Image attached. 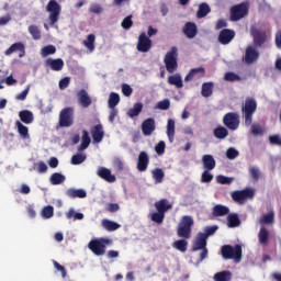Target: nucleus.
<instances>
[{
	"label": "nucleus",
	"instance_id": "50",
	"mask_svg": "<svg viewBox=\"0 0 281 281\" xmlns=\"http://www.w3.org/2000/svg\"><path fill=\"white\" fill-rule=\"evenodd\" d=\"M85 161H87V155L76 154L71 157L70 164H72V166H80V164H85Z\"/></svg>",
	"mask_w": 281,
	"mask_h": 281
},
{
	"label": "nucleus",
	"instance_id": "58",
	"mask_svg": "<svg viewBox=\"0 0 281 281\" xmlns=\"http://www.w3.org/2000/svg\"><path fill=\"white\" fill-rule=\"evenodd\" d=\"M43 218H52L54 216V206L47 205L42 211Z\"/></svg>",
	"mask_w": 281,
	"mask_h": 281
},
{
	"label": "nucleus",
	"instance_id": "60",
	"mask_svg": "<svg viewBox=\"0 0 281 281\" xmlns=\"http://www.w3.org/2000/svg\"><path fill=\"white\" fill-rule=\"evenodd\" d=\"M234 181V178H229L226 176H217V183H221L222 186H229Z\"/></svg>",
	"mask_w": 281,
	"mask_h": 281
},
{
	"label": "nucleus",
	"instance_id": "3",
	"mask_svg": "<svg viewBox=\"0 0 281 281\" xmlns=\"http://www.w3.org/2000/svg\"><path fill=\"white\" fill-rule=\"evenodd\" d=\"M192 251H201L199 262H203V260L207 258V235H205V233L198 234V237L192 245Z\"/></svg>",
	"mask_w": 281,
	"mask_h": 281
},
{
	"label": "nucleus",
	"instance_id": "36",
	"mask_svg": "<svg viewBox=\"0 0 281 281\" xmlns=\"http://www.w3.org/2000/svg\"><path fill=\"white\" fill-rule=\"evenodd\" d=\"M15 126L18 128L19 135L23 139H30V130L27 128V126L23 125V123H21V121H16Z\"/></svg>",
	"mask_w": 281,
	"mask_h": 281
},
{
	"label": "nucleus",
	"instance_id": "46",
	"mask_svg": "<svg viewBox=\"0 0 281 281\" xmlns=\"http://www.w3.org/2000/svg\"><path fill=\"white\" fill-rule=\"evenodd\" d=\"M52 186H60V183H65V176L60 172H55L50 176Z\"/></svg>",
	"mask_w": 281,
	"mask_h": 281
},
{
	"label": "nucleus",
	"instance_id": "33",
	"mask_svg": "<svg viewBox=\"0 0 281 281\" xmlns=\"http://www.w3.org/2000/svg\"><path fill=\"white\" fill-rule=\"evenodd\" d=\"M101 225L106 229V232H117V229L121 227L119 223L111 220H102Z\"/></svg>",
	"mask_w": 281,
	"mask_h": 281
},
{
	"label": "nucleus",
	"instance_id": "19",
	"mask_svg": "<svg viewBox=\"0 0 281 281\" xmlns=\"http://www.w3.org/2000/svg\"><path fill=\"white\" fill-rule=\"evenodd\" d=\"M14 52H20L19 58H23V56H25V45L21 42L14 43L4 52V54L5 56H11Z\"/></svg>",
	"mask_w": 281,
	"mask_h": 281
},
{
	"label": "nucleus",
	"instance_id": "38",
	"mask_svg": "<svg viewBox=\"0 0 281 281\" xmlns=\"http://www.w3.org/2000/svg\"><path fill=\"white\" fill-rule=\"evenodd\" d=\"M214 93V82H204L202 85L201 95L203 98H210Z\"/></svg>",
	"mask_w": 281,
	"mask_h": 281
},
{
	"label": "nucleus",
	"instance_id": "47",
	"mask_svg": "<svg viewBox=\"0 0 281 281\" xmlns=\"http://www.w3.org/2000/svg\"><path fill=\"white\" fill-rule=\"evenodd\" d=\"M258 236H259V243L261 245H268V243H269V231L265 226H261V229H260Z\"/></svg>",
	"mask_w": 281,
	"mask_h": 281
},
{
	"label": "nucleus",
	"instance_id": "16",
	"mask_svg": "<svg viewBox=\"0 0 281 281\" xmlns=\"http://www.w3.org/2000/svg\"><path fill=\"white\" fill-rule=\"evenodd\" d=\"M155 128H157V126L155 124V119H153V117L146 119L142 123V133L145 136L153 135V133H155Z\"/></svg>",
	"mask_w": 281,
	"mask_h": 281
},
{
	"label": "nucleus",
	"instance_id": "6",
	"mask_svg": "<svg viewBox=\"0 0 281 281\" xmlns=\"http://www.w3.org/2000/svg\"><path fill=\"white\" fill-rule=\"evenodd\" d=\"M46 11L49 12L48 20H49V25H56L58 23V19H60V12H61V7L56 0H50L48 1L46 5Z\"/></svg>",
	"mask_w": 281,
	"mask_h": 281
},
{
	"label": "nucleus",
	"instance_id": "25",
	"mask_svg": "<svg viewBox=\"0 0 281 281\" xmlns=\"http://www.w3.org/2000/svg\"><path fill=\"white\" fill-rule=\"evenodd\" d=\"M46 65L47 67H50L53 71H63V68L65 67V61L61 58H48L46 60Z\"/></svg>",
	"mask_w": 281,
	"mask_h": 281
},
{
	"label": "nucleus",
	"instance_id": "18",
	"mask_svg": "<svg viewBox=\"0 0 281 281\" xmlns=\"http://www.w3.org/2000/svg\"><path fill=\"white\" fill-rule=\"evenodd\" d=\"M258 58H260V52H258V46H248L247 65H254V63H258Z\"/></svg>",
	"mask_w": 281,
	"mask_h": 281
},
{
	"label": "nucleus",
	"instance_id": "35",
	"mask_svg": "<svg viewBox=\"0 0 281 281\" xmlns=\"http://www.w3.org/2000/svg\"><path fill=\"white\" fill-rule=\"evenodd\" d=\"M90 144H91V137L89 136V132L87 130H83L82 136H81V144L78 150H87Z\"/></svg>",
	"mask_w": 281,
	"mask_h": 281
},
{
	"label": "nucleus",
	"instance_id": "1",
	"mask_svg": "<svg viewBox=\"0 0 281 281\" xmlns=\"http://www.w3.org/2000/svg\"><path fill=\"white\" fill-rule=\"evenodd\" d=\"M221 254L224 260H234V262L243 260V247L240 245H224L221 248Z\"/></svg>",
	"mask_w": 281,
	"mask_h": 281
},
{
	"label": "nucleus",
	"instance_id": "21",
	"mask_svg": "<svg viewBox=\"0 0 281 281\" xmlns=\"http://www.w3.org/2000/svg\"><path fill=\"white\" fill-rule=\"evenodd\" d=\"M203 76H205V68H192L184 77V82H190L193 78H203Z\"/></svg>",
	"mask_w": 281,
	"mask_h": 281
},
{
	"label": "nucleus",
	"instance_id": "52",
	"mask_svg": "<svg viewBox=\"0 0 281 281\" xmlns=\"http://www.w3.org/2000/svg\"><path fill=\"white\" fill-rule=\"evenodd\" d=\"M41 54H42L43 58H47V56H52V55L56 54V46H54V45L44 46L41 49Z\"/></svg>",
	"mask_w": 281,
	"mask_h": 281
},
{
	"label": "nucleus",
	"instance_id": "40",
	"mask_svg": "<svg viewBox=\"0 0 281 281\" xmlns=\"http://www.w3.org/2000/svg\"><path fill=\"white\" fill-rule=\"evenodd\" d=\"M172 247H173V249H177L178 251L186 254V251H188V240L178 239V240L173 241Z\"/></svg>",
	"mask_w": 281,
	"mask_h": 281
},
{
	"label": "nucleus",
	"instance_id": "49",
	"mask_svg": "<svg viewBox=\"0 0 281 281\" xmlns=\"http://www.w3.org/2000/svg\"><path fill=\"white\" fill-rule=\"evenodd\" d=\"M250 133H251V135H254L255 137L265 135V127H262V126H261L260 124H258V123H254V124L250 126Z\"/></svg>",
	"mask_w": 281,
	"mask_h": 281
},
{
	"label": "nucleus",
	"instance_id": "55",
	"mask_svg": "<svg viewBox=\"0 0 281 281\" xmlns=\"http://www.w3.org/2000/svg\"><path fill=\"white\" fill-rule=\"evenodd\" d=\"M224 80H226V82H238L240 81V76L236 75V72H226Z\"/></svg>",
	"mask_w": 281,
	"mask_h": 281
},
{
	"label": "nucleus",
	"instance_id": "12",
	"mask_svg": "<svg viewBox=\"0 0 281 281\" xmlns=\"http://www.w3.org/2000/svg\"><path fill=\"white\" fill-rule=\"evenodd\" d=\"M77 100H78V104H80L82 109H89V106L93 104V99H91V95L85 89H80L77 92Z\"/></svg>",
	"mask_w": 281,
	"mask_h": 281
},
{
	"label": "nucleus",
	"instance_id": "4",
	"mask_svg": "<svg viewBox=\"0 0 281 281\" xmlns=\"http://www.w3.org/2000/svg\"><path fill=\"white\" fill-rule=\"evenodd\" d=\"M192 225H194V220L191 216H183L182 221L179 223L177 228V234L179 238H191L192 236Z\"/></svg>",
	"mask_w": 281,
	"mask_h": 281
},
{
	"label": "nucleus",
	"instance_id": "44",
	"mask_svg": "<svg viewBox=\"0 0 281 281\" xmlns=\"http://www.w3.org/2000/svg\"><path fill=\"white\" fill-rule=\"evenodd\" d=\"M149 218L153 223H157V225H161L164 223V220L166 218V214L157 211L149 215Z\"/></svg>",
	"mask_w": 281,
	"mask_h": 281
},
{
	"label": "nucleus",
	"instance_id": "42",
	"mask_svg": "<svg viewBox=\"0 0 281 281\" xmlns=\"http://www.w3.org/2000/svg\"><path fill=\"white\" fill-rule=\"evenodd\" d=\"M109 109H115L120 104V94L117 92H111L108 100Z\"/></svg>",
	"mask_w": 281,
	"mask_h": 281
},
{
	"label": "nucleus",
	"instance_id": "11",
	"mask_svg": "<svg viewBox=\"0 0 281 281\" xmlns=\"http://www.w3.org/2000/svg\"><path fill=\"white\" fill-rule=\"evenodd\" d=\"M153 47V41L150 37L146 36V33H140L138 36V43L136 46V49L138 52H142L143 54H146V52H150V48Z\"/></svg>",
	"mask_w": 281,
	"mask_h": 281
},
{
	"label": "nucleus",
	"instance_id": "15",
	"mask_svg": "<svg viewBox=\"0 0 281 281\" xmlns=\"http://www.w3.org/2000/svg\"><path fill=\"white\" fill-rule=\"evenodd\" d=\"M97 175L100 177V179H103L108 183H115V181H117L115 175L111 173V169L105 167L99 168Z\"/></svg>",
	"mask_w": 281,
	"mask_h": 281
},
{
	"label": "nucleus",
	"instance_id": "48",
	"mask_svg": "<svg viewBox=\"0 0 281 281\" xmlns=\"http://www.w3.org/2000/svg\"><path fill=\"white\" fill-rule=\"evenodd\" d=\"M83 45L87 47V49L93 52L95 49V36L93 34H89L87 40L83 41Z\"/></svg>",
	"mask_w": 281,
	"mask_h": 281
},
{
	"label": "nucleus",
	"instance_id": "39",
	"mask_svg": "<svg viewBox=\"0 0 281 281\" xmlns=\"http://www.w3.org/2000/svg\"><path fill=\"white\" fill-rule=\"evenodd\" d=\"M143 109H144V104L142 102L135 103L133 108L127 111L128 117H137V115L142 113Z\"/></svg>",
	"mask_w": 281,
	"mask_h": 281
},
{
	"label": "nucleus",
	"instance_id": "53",
	"mask_svg": "<svg viewBox=\"0 0 281 281\" xmlns=\"http://www.w3.org/2000/svg\"><path fill=\"white\" fill-rule=\"evenodd\" d=\"M29 32L34 41H41V30L36 25H30Z\"/></svg>",
	"mask_w": 281,
	"mask_h": 281
},
{
	"label": "nucleus",
	"instance_id": "51",
	"mask_svg": "<svg viewBox=\"0 0 281 281\" xmlns=\"http://www.w3.org/2000/svg\"><path fill=\"white\" fill-rule=\"evenodd\" d=\"M66 218H68V221H70V218H74V221H82V218H85V214L77 213L74 209H69L66 213Z\"/></svg>",
	"mask_w": 281,
	"mask_h": 281
},
{
	"label": "nucleus",
	"instance_id": "31",
	"mask_svg": "<svg viewBox=\"0 0 281 281\" xmlns=\"http://www.w3.org/2000/svg\"><path fill=\"white\" fill-rule=\"evenodd\" d=\"M210 12H212L210 4L202 2L196 11V19H205V16L210 14Z\"/></svg>",
	"mask_w": 281,
	"mask_h": 281
},
{
	"label": "nucleus",
	"instance_id": "9",
	"mask_svg": "<svg viewBox=\"0 0 281 281\" xmlns=\"http://www.w3.org/2000/svg\"><path fill=\"white\" fill-rule=\"evenodd\" d=\"M59 126H61V128L74 126V108H65L60 111Z\"/></svg>",
	"mask_w": 281,
	"mask_h": 281
},
{
	"label": "nucleus",
	"instance_id": "28",
	"mask_svg": "<svg viewBox=\"0 0 281 281\" xmlns=\"http://www.w3.org/2000/svg\"><path fill=\"white\" fill-rule=\"evenodd\" d=\"M213 135L215 139H226L229 137V131L227 127L218 125L213 130Z\"/></svg>",
	"mask_w": 281,
	"mask_h": 281
},
{
	"label": "nucleus",
	"instance_id": "61",
	"mask_svg": "<svg viewBox=\"0 0 281 281\" xmlns=\"http://www.w3.org/2000/svg\"><path fill=\"white\" fill-rule=\"evenodd\" d=\"M155 151L157 155H164L166 153V142L160 140L156 146H155Z\"/></svg>",
	"mask_w": 281,
	"mask_h": 281
},
{
	"label": "nucleus",
	"instance_id": "56",
	"mask_svg": "<svg viewBox=\"0 0 281 281\" xmlns=\"http://www.w3.org/2000/svg\"><path fill=\"white\" fill-rule=\"evenodd\" d=\"M123 30H131L133 27V15H127L121 23Z\"/></svg>",
	"mask_w": 281,
	"mask_h": 281
},
{
	"label": "nucleus",
	"instance_id": "59",
	"mask_svg": "<svg viewBox=\"0 0 281 281\" xmlns=\"http://www.w3.org/2000/svg\"><path fill=\"white\" fill-rule=\"evenodd\" d=\"M104 9H102V5L98 4V3H93L90 5L89 8V12L91 14H102Z\"/></svg>",
	"mask_w": 281,
	"mask_h": 281
},
{
	"label": "nucleus",
	"instance_id": "54",
	"mask_svg": "<svg viewBox=\"0 0 281 281\" xmlns=\"http://www.w3.org/2000/svg\"><path fill=\"white\" fill-rule=\"evenodd\" d=\"M211 170H204L201 175V182L202 183H211L213 181L214 176L210 172Z\"/></svg>",
	"mask_w": 281,
	"mask_h": 281
},
{
	"label": "nucleus",
	"instance_id": "20",
	"mask_svg": "<svg viewBox=\"0 0 281 281\" xmlns=\"http://www.w3.org/2000/svg\"><path fill=\"white\" fill-rule=\"evenodd\" d=\"M154 207L156 209L157 212L166 214V212L172 210V204L170 203V201H168V199H161L154 203Z\"/></svg>",
	"mask_w": 281,
	"mask_h": 281
},
{
	"label": "nucleus",
	"instance_id": "14",
	"mask_svg": "<svg viewBox=\"0 0 281 281\" xmlns=\"http://www.w3.org/2000/svg\"><path fill=\"white\" fill-rule=\"evenodd\" d=\"M235 36L236 32H234V30L223 29L218 34L217 41L221 45H229L231 41H234Z\"/></svg>",
	"mask_w": 281,
	"mask_h": 281
},
{
	"label": "nucleus",
	"instance_id": "45",
	"mask_svg": "<svg viewBox=\"0 0 281 281\" xmlns=\"http://www.w3.org/2000/svg\"><path fill=\"white\" fill-rule=\"evenodd\" d=\"M227 225L231 228L238 227V225H240V218L238 217V214H228Z\"/></svg>",
	"mask_w": 281,
	"mask_h": 281
},
{
	"label": "nucleus",
	"instance_id": "7",
	"mask_svg": "<svg viewBox=\"0 0 281 281\" xmlns=\"http://www.w3.org/2000/svg\"><path fill=\"white\" fill-rule=\"evenodd\" d=\"M250 36H252L255 47H262L269 38L267 31L260 30L256 25L250 26Z\"/></svg>",
	"mask_w": 281,
	"mask_h": 281
},
{
	"label": "nucleus",
	"instance_id": "17",
	"mask_svg": "<svg viewBox=\"0 0 281 281\" xmlns=\"http://www.w3.org/2000/svg\"><path fill=\"white\" fill-rule=\"evenodd\" d=\"M182 32L187 38H195L196 34H199V27H196V23L194 22H187Z\"/></svg>",
	"mask_w": 281,
	"mask_h": 281
},
{
	"label": "nucleus",
	"instance_id": "37",
	"mask_svg": "<svg viewBox=\"0 0 281 281\" xmlns=\"http://www.w3.org/2000/svg\"><path fill=\"white\" fill-rule=\"evenodd\" d=\"M212 214L213 216H227L229 214V207L217 204L213 207Z\"/></svg>",
	"mask_w": 281,
	"mask_h": 281
},
{
	"label": "nucleus",
	"instance_id": "63",
	"mask_svg": "<svg viewBox=\"0 0 281 281\" xmlns=\"http://www.w3.org/2000/svg\"><path fill=\"white\" fill-rule=\"evenodd\" d=\"M239 153L236 150V148L231 147L226 150V157L227 159H236L238 157Z\"/></svg>",
	"mask_w": 281,
	"mask_h": 281
},
{
	"label": "nucleus",
	"instance_id": "57",
	"mask_svg": "<svg viewBox=\"0 0 281 281\" xmlns=\"http://www.w3.org/2000/svg\"><path fill=\"white\" fill-rule=\"evenodd\" d=\"M156 109H159V111H168V109H170V99H165L162 101H159L156 104Z\"/></svg>",
	"mask_w": 281,
	"mask_h": 281
},
{
	"label": "nucleus",
	"instance_id": "22",
	"mask_svg": "<svg viewBox=\"0 0 281 281\" xmlns=\"http://www.w3.org/2000/svg\"><path fill=\"white\" fill-rule=\"evenodd\" d=\"M91 135L94 144H100L102 139H104V130L102 128V124H98L92 127Z\"/></svg>",
	"mask_w": 281,
	"mask_h": 281
},
{
	"label": "nucleus",
	"instance_id": "29",
	"mask_svg": "<svg viewBox=\"0 0 281 281\" xmlns=\"http://www.w3.org/2000/svg\"><path fill=\"white\" fill-rule=\"evenodd\" d=\"M203 168L206 170H214L216 168V160L212 155H204L202 157Z\"/></svg>",
	"mask_w": 281,
	"mask_h": 281
},
{
	"label": "nucleus",
	"instance_id": "43",
	"mask_svg": "<svg viewBox=\"0 0 281 281\" xmlns=\"http://www.w3.org/2000/svg\"><path fill=\"white\" fill-rule=\"evenodd\" d=\"M215 281H231L232 280V272L224 270L222 272H217L214 274Z\"/></svg>",
	"mask_w": 281,
	"mask_h": 281
},
{
	"label": "nucleus",
	"instance_id": "27",
	"mask_svg": "<svg viewBox=\"0 0 281 281\" xmlns=\"http://www.w3.org/2000/svg\"><path fill=\"white\" fill-rule=\"evenodd\" d=\"M66 196L69 199H87V191L83 189H68Z\"/></svg>",
	"mask_w": 281,
	"mask_h": 281
},
{
	"label": "nucleus",
	"instance_id": "10",
	"mask_svg": "<svg viewBox=\"0 0 281 281\" xmlns=\"http://www.w3.org/2000/svg\"><path fill=\"white\" fill-rule=\"evenodd\" d=\"M247 15V2L233 5L231 8V21H240V19Z\"/></svg>",
	"mask_w": 281,
	"mask_h": 281
},
{
	"label": "nucleus",
	"instance_id": "34",
	"mask_svg": "<svg viewBox=\"0 0 281 281\" xmlns=\"http://www.w3.org/2000/svg\"><path fill=\"white\" fill-rule=\"evenodd\" d=\"M151 177L155 183H164L166 172H164V169L161 168H155L154 170H151Z\"/></svg>",
	"mask_w": 281,
	"mask_h": 281
},
{
	"label": "nucleus",
	"instance_id": "5",
	"mask_svg": "<svg viewBox=\"0 0 281 281\" xmlns=\"http://www.w3.org/2000/svg\"><path fill=\"white\" fill-rule=\"evenodd\" d=\"M106 245H111V239L106 238H99V239H92L88 247L94 256H104L106 254Z\"/></svg>",
	"mask_w": 281,
	"mask_h": 281
},
{
	"label": "nucleus",
	"instance_id": "62",
	"mask_svg": "<svg viewBox=\"0 0 281 281\" xmlns=\"http://www.w3.org/2000/svg\"><path fill=\"white\" fill-rule=\"evenodd\" d=\"M269 142L272 146H281V137L278 134L270 135Z\"/></svg>",
	"mask_w": 281,
	"mask_h": 281
},
{
	"label": "nucleus",
	"instance_id": "2",
	"mask_svg": "<svg viewBox=\"0 0 281 281\" xmlns=\"http://www.w3.org/2000/svg\"><path fill=\"white\" fill-rule=\"evenodd\" d=\"M179 59V48L177 46H172L169 52L166 53L164 63L167 71L169 74H175L176 69H178L179 64L177 60Z\"/></svg>",
	"mask_w": 281,
	"mask_h": 281
},
{
	"label": "nucleus",
	"instance_id": "41",
	"mask_svg": "<svg viewBox=\"0 0 281 281\" xmlns=\"http://www.w3.org/2000/svg\"><path fill=\"white\" fill-rule=\"evenodd\" d=\"M167 136L169 142H175V120L169 119L167 122Z\"/></svg>",
	"mask_w": 281,
	"mask_h": 281
},
{
	"label": "nucleus",
	"instance_id": "8",
	"mask_svg": "<svg viewBox=\"0 0 281 281\" xmlns=\"http://www.w3.org/2000/svg\"><path fill=\"white\" fill-rule=\"evenodd\" d=\"M222 122L228 131H238V126H240V114L237 112H228L223 116Z\"/></svg>",
	"mask_w": 281,
	"mask_h": 281
},
{
	"label": "nucleus",
	"instance_id": "30",
	"mask_svg": "<svg viewBox=\"0 0 281 281\" xmlns=\"http://www.w3.org/2000/svg\"><path fill=\"white\" fill-rule=\"evenodd\" d=\"M19 117L23 124H32L34 122V113H32L30 110L20 111Z\"/></svg>",
	"mask_w": 281,
	"mask_h": 281
},
{
	"label": "nucleus",
	"instance_id": "26",
	"mask_svg": "<svg viewBox=\"0 0 281 281\" xmlns=\"http://www.w3.org/2000/svg\"><path fill=\"white\" fill-rule=\"evenodd\" d=\"M256 109H258V103L256 99H248L247 100V123L251 124L252 115L256 113Z\"/></svg>",
	"mask_w": 281,
	"mask_h": 281
},
{
	"label": "nucleus",
	"instance_id": "64",
	"mask_svg": "<svg viewBox=\"0 0 281 281\" xmlns=\"http://www.w3.org/2000/svg\"><path fill=\"white\" fill-rule=\"evenodd\" d=\"M250 177L254 181H258L260 179V169L258 167L250 168Z\"/></svg>",
	"mask_w": 281,
	"mask_h": 281
},
{
	"label": "nucleus",
	"instance_id": "32",
	"mask_svg": "<svg viewBox=\"0 0 281 281\" xmlns=\"http://www.w3.org/2000/svg\"><path fill=\"white\" fill-rule=\"evenodd\" d=\"M167 82H168V85L177 87V89L183 88V79L181 78V75H179V74L169 76Z\"/></svg>",
	"mask_w": 281,
	"mask_h": 281
},
{
	"label": "nucleus",
	"instance_id": "23",
	"mask_svg": "<svg viewBox=\"0 0 281 281\" xmlns=\"http://www.w3.org/2000/svg\"><path fill=\"white\" fill-rule=\"evenodd\" d=\"M231 196L235 203L243 205L247 201V189H243L241 191H233Z\"/></svg>",
	"mask_w": 281,
	"mask_h": 281
},
{
	"label": "nucleus",
	"instance_id": "24",
	"mask_svg": "<svg viewBox=\"0 0 281 281\" xmlns=\"http://www.w3.org/2000/svg\"><path fill=\"white\" fill-rule=\"evenodd\" d=\"M273 223H276V213L273 210H270L259 218V225H261V227H265V225H273Z\"/></svg>",
	"mask_w": 281,
	"mask_h": 281
},
{
	"label": "nucleus",
	"instance_id": "13",
	"mask_svg": "<svg viewBox=\"0 0 281 281\" xmlns=\"http://www.w3.org/2000/svg\"><path fill=\"white\" fill-rule=\"evenodd\" d=\"M150 164V156L145 150L138 154L136 168L138 172H146Z\"/></svg>",
	"mask_w": 281,
	"mask_h": 281
}]
</instances>
